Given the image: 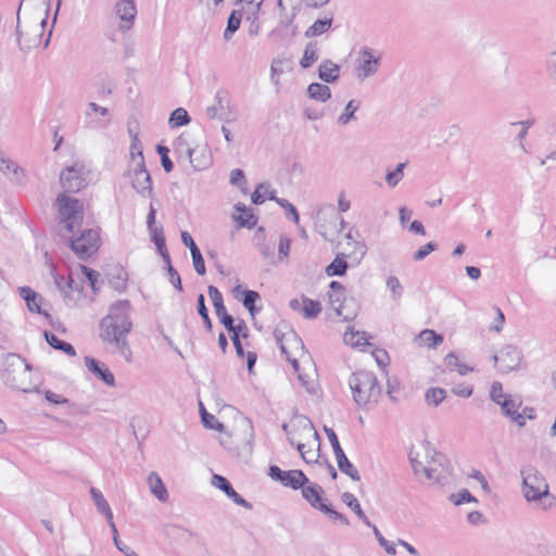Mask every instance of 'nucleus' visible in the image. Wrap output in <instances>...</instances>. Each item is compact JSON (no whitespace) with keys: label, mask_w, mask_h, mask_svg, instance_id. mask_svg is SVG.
<instances>
[{"label":"nucleus","mask_w":556,"mask_h":556,"mask_svg":"<svg viewBox=\"0 0 556 556\" xmlns=\"http://www.w3.org/2000/svg\"><path fill=\"white\" fill-rule=\"evenodd\" d=\"M320 511L324 513L329 519L333 521H339L343 526L350 525L349 519L341 513L333 509L330 504L326 503L325 505H321Z\"/></svg>","instance_id":"nucleus-50"},{"label":"nucleus","mask_w":556,"mask_h":556,"mask_svg":"<svg viewBox=\"0 0 556 556\" xmlns=\"http://www.w3.org/2000/svg\"><path fill=\"white\" fill-rule=\"evenodd\" d=\"M116 15L121 18L119 29L127 31L132 27L137 15V8L134 0H118L114 7Z\"/></svg>","instance_id":"nucleus-18"},{"label":"nucleus","mask_w":556,"mask_h":556,"mask_svg":"<svg viewBox=\"0 0 556 556\" xmlns=\"http://www.w3.org/2000/svg\"><path fill=\"white\" fill-rule=\"evenodd\" d=\"M268 475L273 480L293 490H299L308 483V478L300 469L281 470L277 465H271Z\"/></svg>","instance_id":"nucleus-12"},{"label":"nucleus","mask_w":556,"mask_h":556,"mask_svg":"<svg viewBox=\"0 0 556 556\" xmlns=\"http://www.w3.org/2000/svg\"><path fill=\"white\" fill-rule=\"evenodd\" d=\"M367 253V247L364 241H355L354 250L350 253H338L334 260L326 267L325 273L328 277L344 276L349 264L346 258H351L356 265H358Z\"/></svg>","instance_id":"nucleus-8"},{"label":"nucleus","mask_w":556,"mask_h":556,"mask_svg":"<svg viewBox=\"0 0 556 556\" xmlns=\"http://www.w3.org/2000/svg\"><path fill=\"white\" fill-rule=\"evenodd\" d=\"M342 502L348 505L356 515L363 511L357 498L350 492H344L341 496Z\"/></svg>","instance_id":"nucleus-61"},{"label":"nucleus","mask_w":556,"mask_h":556,"mask_svg":"<svg viewBox=\"0 0 556 556\" xmlns=\"http://www.w3.org/2000/svg\"><path fill=\"white\" fill-rule=\"evenodd\" d=\"M408 457L413 471L420 481H427V477H437L435 469H432L429 463L430 458L425 457V460L419 459V452L413 448L409 451Z\"/></svg>","instance_id":"nucleus-22"},{"label":"nucleus","mask_w":556,"mask_h":556,"mask_svg":"<svg viewBox=\"0 0 556 556\" xmlns=\"http://www.w3.org/2000/svg\"><path fill=\"white\" fill-rule=\"evenodd\" d=\"M189 134H181L175 141V152L180 156H192L193 149Z\"/></svg>","instance_id":"nucleus-39"},{"label":"nucleus","mask_w":556,"mask_h":556,"mask_svg":"<svg viewBox=\"0 0 556 556\" xmlns=\"http://www.w3.org/2000/svg\"><path fill=\"white\" fill-rule=\"evenodd\" d=\"M2 380L9 388L21 392L41 391L31 380V366L17 354H8L3 363Z\"/></svg>","instance_id":"nucleus-3"},{"label":"nucleus","mask_w":556,"mask_h":556,"mask_svg":"<svg viewBox=\"0 0 556 556\" xmlns=\"http://www.w3.org/2000/svg\"><path fill=\"white\" fill-rule=\"evenodd\" d=\"M387 287L391 291L392 296H393L394 300H397V299H400L402 296L403 287H402L400 280L397 279V277L390 276L387 279Z\"/></svg>","instance_id":"nucleus-58"},{"label":"nucleus","mask_w":556,"mask_h":556,"mask_svg":"<svg viewBox=\"0 0 556 556\" xmlns=\"http://www.w3.org/2000/svg\"><path fill=\"white\" fill-rule=\"evenodd\" d=\"M359 109V102L350 100L344 108L343 113L338 117V124L348 125L352 119H355V112Z\"/></svg>","instance_id":"nucleus-43"},{"label":"nucleus","mask_w":556,"mask_h":556,"mask_svg":"<svg viewBox=\"0 0 556 556\" xmlns=\"http://www.w3.org/2000/svg\"><path fill=\"white\" fill-rule=\"evenodd\" d=\"M231 336H237V338H248L249 336V329L247 327V324L243 319H239L237 324L235 321L232 323V330H228Z\"/></svg>","instance_id":"nucleus-63"},{"label":"nucleus","mask_w":556,"mask_h":556,"mask_svg":"<svg viewBox=\"0 0 556 556\" xmlns=\"http://www.w3.org/2000/svg\"><path fill=\"white\" fill-rule=\"evenodd\" d=\"M426 458H430L429 463L432 469H435L437 477H427V481H434L438 484H443L448 476V470L443 462L445 456L431 448L429 444L425 445Z\"/></svg>","instance_id":"nucleus-16"},{"label":"nucleus","mask_w":556,"mask_h":556,"mask_svg":"<svg viewBox=\"0 0 556 556\" xmlns=\"http://www.w3.org/2000/svg\"><path fill=\"white\" fill-rule=\"evenodd\" d=\"M137 155L139 161L136 163V166L132 169L131 186L140 195L149 197L152 193V179L148 169L146 168L142 151L139 150Z\"/></svg>","instance_id":"nucleus-13"},{"label":"nucleus","mask_w":556,"mask_h":556,"mask_svg":"<svg viewBox=\"0 0 556 556\" xmlns=\"http://www.w3.org/2000/svg\"><path fill=\"white\" fill-rule=\"evenodd\" d=\"M498 406L501 408L502 416L509 419L510 422L516 424L519 428L525 427L522 416L519 415V409L522 406V400L520 396L507 395V399H503Z\"/></svg>","instance_id":"nucleus-17"},{"label":"nucleus","mask_w":556,"mask_h":556,"mask_svg":"<svg viewBox=\"0 0 556 556\" xmlns=\"http://www.w3.org/2000/svg\"><path fill=\"white\" fill-rule=\"evenodd\" d=\"M156 152L159 153V155L161 157V164H162L163 169L166 173H170L174 168V163L168 156L169 149L166 146L157 144Z\"/></svg>","instance_id":"nucleus-53"},{"label":"nucleus","mask_w":556,"mask_h":556,"mask_svg":"<svg viewBox=\"0 0 556 556\" xmlns=\"http://www.w3.org/2000/svg\"><path fill=\"white\" fill-rule=\"evenodd\" d=\"M265 184H260L251 195V201L255 205H260L265 201V193L267 192Z\"/></svg>","instance_id":"nucleus-64"},{"label":"nucleus","mask_w":556,"mask_h":556,"mask_svg":"<svg viewBox=\"0 0 556 556\" xmlns=\"http://www.w3.org/2000/svg\"><path fill=\"white\" fill-rule=\"evenodd\" d=\"M307 94L311 99L319 102H326L331 98V90L327 85L312 83L307 87Z\"/></svg>","instance_id":"nucleus-35"},{"label":"nucleus","mask_w":556,"mask_h":556,"mask_svg":"<svg viewBox=\"0 0 556 556\" xmlns=\"http://www.w3.org/2000/svg\"><path fill=\"white\" fill-rule=\"evenodd\" d=\"M130 302L118 300L113 303L106 316L99 324V337L108 349L117 352L126 362H131L132 352L127 337L132 329L129 316Z\"/></svg>","instance_id":"nucleus-1"},{"label":"nucleus","mask_w":556,"mask_h":556,"mask_svg":"<svg viewBox=\"0 0 556 556\" xmlns=\"http://www.w3.org/2000/svg\"><path fill=\"white\" fill-rule=\"evenodd\" d=\"M81 271L85 275V277L89 280L92 291L98 292L99 291L98 279L100 277V274L97 270H94L88 266H85V265H81Z\"/></svg>","instance_id":"nucleus-57"},{"label":"nucleus","mask_w":556,"mask_h":556,"mask_svg":"<svg viewBox=\"0 0 556 556\" xmlns=\"http://www.w3.org/2000/svg\"><path fill=\"white\" fill-rule=\"evenodd\" d=\"M303 306V315L305 318L313 319L316 318L321 312V304L318 301L312 300L306 296H302Z\"/></svg>","instance_id":"nucleus-42"},{"label":"nucleus","mask_w":556,"mask_h":556,"mask_svg":"<svg viewBox=\"0 0 556 556\" xmlns=\"http://www.w3.org/2000/svg\"><path fill=\"white\" fill-rule=\"evenodd\" d=\"M349 386L353 393V400L358 406L377 404L381 395V387L374 372L357 370L349 379Z\"/></svg>","instance_id":"nucleus-4"},{"label":"nucleus","mask_w":556,"mask_h":556,"mask_svg":"<svg viewBox=\"0 0 556 556\" xmlns=\"http://www.w3.org/2000/svg\"><path fill=\"white\" fill-rule=\"evenodd\" d=\"M233 296L241 301L243 306L249 311L250 315L254 317L261 312V307L256 306V302L261 300L258 292L254 290L242 289L240 285L232 289Z\"/></svg>","instance_id":"nucleus-21"},{"label":"nucleus","mask_w":556,"mask_h":556,"mask_svg":"<svg viewBox=\"0 0 556 556\" xmlns=\"http://www.w3.org/2000/svg\"><path fill=\"white\" fill-rule=\"evenodd\" d=\"M374 533L379 544L384 548L388 554H395V543L387 541L377 527H374Z\"/></svg>","instance_id":"nucleus-62"},{"label":"nucleus","mask_w":556,"mask_h":556,"mask_svg":"<svg viewBox=\"0 0 556 556\" xmlns=\"http://www.w3.org/2000/svg\"><path fill=\"white\" fill-rule=\"evenodd\" d=\"M276 203L286 210V216L292 219L295 224H299L300 216L296 207L290 203L287 199H277Z\"/></svg>","instance_id":"nucleus-55"},{"label":"nucleus","mask_w":556,"mask_h":556,"mask_svg":"<svg viewBox=\"0 0 556 556\" xmlns=\"http://www.w3.org/2000/svg\"><path fill=\"white\" fill-rule=\"evenodd\" d=\"M201 419H202L203 426L205 428L212 429V430H217L219 432H224L225 431L224 424L219 422L215 418V416H213L212 414L207 413L205 409H203V413L201 414Z\"/></svg>","instance_id":"nucleus-49"},{"label":"nucleus","mask_w":556,"mask_h":556,"mask_svg":"<svg viewBox=\"0 0 556 556\" xmlns=\"http://www.w3.org/2000/svg\"><path fill=\"white\" fill-rule=\"evenodd\" d=\"M242 10H233L228 20L227 26L224 30V38L229 40L233 34L240 28L241 20H242Z\"/></svg>","instance_id":"nucleus-37"},{"label":"nucleus","mask_w":556,"mask_h":556,"mask_svg":"<svg viewBox=\"0 0 556 556\" xmlns=\"http://www.w3.org/2000/svg\"><path fill=\"white\" fill-rule=\"evenodd\" d=\"M314 226L317 232L325 240H332V237L342 230L345 225L344 218L334 212L329 205L325 208H318L313 216Z\"/></svg>","instance_id":"nucleus-7"},{"label":"nucleus","mask_w":556,"mask_h":556,"mask_svg":"<svg viewBox=\"0 0 556 556\" xmlns=\"http://www.w3.org/2000/svg\"><path fill=\"white\" fill-rule=\"evenodd\" d=\"M318 43L316 41H309L304 49L300 65L303 68L311 67L318 60Z\"/></svg>","instance_id":"nucleus-36"},{"label":"nucleus","mask_w":556,"mask_h":556,"mask_svg":"<svg viewBox=\"0 0 556 556\" xmlns=\"http://www.w3.org/2000/svg\"><path fill=\"white\" fill-rule=\"evenodd\" d=\"M522 491L528 502L540 501L542 498L554 500L549 495L548 484L543 475L532 466L521 469Z\"/></svg>","instance_id":"nucleus-6"},{"label":"nucleus","mask_w":556,"mask_h":556,"mask_svg":"<svg viewBox=\"0 0 556 556\" xmlns=\"http://www.w3.org/2000/svg\"><path fill=\"white\" fill-rule=\"evenodd\" d=\"M438 249V244L435 242H428L427 244L420 247L413 255L414 261L419 262L426 258L431 252Z\"/></svg>","instance_id":"nucleus-59"},{"label":"nucleus","mask_w":556,"mask_h":556,"mask_svg":"<svg viewBox=\"0 0 556 556\" xmlns=\"http://www.w3.org/2000/svg\"><path fill=\"white\" fill-rule=\"evenodd\" d=\"M302 490V496L316 509L320 510V506L325 505L326 503L323 502L321 494L324 493V490L320 485L317 483H307Z\"/></svg>","instance_id":"nucleus-26"},{"label":"nucleus","mask_w":556,"mask_h":556,"mask_svg":"<svg viewBox=\"0 0 556 556\" xmlns=\"http://www.w3.org/2000/svg\"><path fill=\"white\" fill-rule=\"evenodd\" d=\"M324 431L328 437V440L332 446L338 468L341 472L349 476L353 481H359L361 476L356 467L349 460L344 451L342 450L339 439L332 428L324 427Z\"/></svg>","instance_id":"nucleus-11"},{"label":"nucleus","mask_w":556,"mask_h":556,"mask_svg":"<svg viewBox=\"0 0 556 556\" xmlns=\"http://www.w3.org/2000/svg\"><path fill=\"white\" fill-rule=\"evenodd\" d=\"M274 337L281 354L292 365L294 371H299V361L293 354L304 353V344L298 333L287 324H279L274 330Z\"/></svg>","instance_id":"nucleus-5"},{"label":"nucleus","mask_w":556,"mask_h":556,"mask_svg":"<svg viewBox=\"0 0 556 556\" xmlns=\"http://www.w3.org/2000/svg\"><path fill=\"white\" fill-rule=\"evenodd\" d=\"M55 206L59 215L56 226L59 236L65 238L80 231L85 215L83 202L64 192L56 197Z\"/></svg>","instance_id":"nucleus-2"},{"label":"nucleus","mask_w":556,"mask_h":556,"mask_svg":"<svg viewBox=\"0 0 556 556\" xmlns=\"http://www.w3.org/2000/svg\"><path fill=\"white\" fill-rule=\"evenodd\" d=\"M99 233L94 229H85L76 238L70 237L68 243L79 260L86 261L99 249Z\"/></svg>","instance_id":"nucleus-9"},{"label":"nucleus","mask_w":556,"mask_h":556,"mask_svg":"<svg viewBox=\"0 0 556 556\" xmlns=\"http://www.w3.org/2000/svg\"><path fill=\"white\" fill-rule=\"evenodd\" d=\"M148 230H149V232L151 235V240L155 244V247L157 249V252L162 256L163 261H167L168 256H170V255H169V253L167 251V248H166V242H165V236H164L163 227L162 226H157V227H154V228L148 229Z\"/></svg>","instance_id":"nucleus-33"},{"label":"nucleus","mask_w":556,"mask_h":556,"mask_svg":"<svg viewBox=\"0 0 556 556\" xmlns=\"http://www.w3.org/2000/svg\"><path fill=\"white\" fill-rule=\"evenodd\" d=\"M87 169L83 163L76 162L61 172L60 184L65 192H78L86 186Z\"/></svg>","instance_id":"nucleus-10"},{"label":"nucleus","mask_w":556,"mask_h":556,"mask_svg":"<svg viewBox=\"0 0 556 556\" xmlns=\"http://www.w3.org/2000/svg\"><path fill=\"white\" fill-rule=\"evenodd\" d=\"M492 359L495 364H498V369L502 372H509L518 368L521 353L516 346L506 345L500 351V355H493Z\"/></svg>","instance_id":"nucleus-15"},{"label":"nucleus","mask_w":556,"mask_h":556,"mask_svg":"<svg viewBox=\"0 0 556 556\" xmlns=\"http://www.w3.org/2000/svg\"><path fill=\"white\" fill-rule=\"evenodd\" d=\"M318 77L327 84L336 83L340 77V66L327 59L318 67Z\"/></svg>","instance_id":"nucleus-27"},{"label":"nucleus","mask_w":556,"mask_h":556,"mask_svg":"<svg viewBox=\"0 0 556 556\" xmlns=\"http://www.w3.org/2000/svg\"><path fill=\"white\" fill-rule=\"evenodd\" d=\"M151 493L162 503L168 501V492L161 477L156 472H151L147 479Z\"/></svg>","instance_id":"nucleus-29"},{"label":"nucleus","mask_w":556,"mask_h":556,"mask_svg":"<svg viewBox=\"0 0 556 556\" xmlns=\"http://www.w3.org/2000/svg\"><path fill=\"white\" fill-rule=\"evenodd\" d=\"M91 112L98 113L102 116L109 115V110L106 108L100 106L94 102H90L88 104V111L85 112L86 125H87V127H90V128L94 127V125H93L94 121L91 118Z\"/></svg>","instance_id":"nucleus-51"},{"label":"nucleus","mask_w":556,"mask_h":556,"mask_svg":"<svg viewBox=\"0 0 556 556\" xmlns=\"http://www.w3.org/2000/svg\"><path fill=\"white\" fill-rule=\"evenodd\" d=\"M191 118L184 108H177L170 113L168 124L170 128L188 125Z\"/></svg>","instance_id":"nucleus-41"},{"label":"nucleus","mask_w":556,"mask_h":556,"mask_svg":"<svg viewBox=\"0 0 556 556\" xmlns=\"http://www.w3.org/2000/svg\"><path fill=\"white\" fill-rule=\"evenodd\" d=\"M164 262L166 264L169 282L173 285V287L176 290L181 292L182 291L181 278H180V275L178 274V271L173 267L170 256H168V260L164 261Z\"/></svg>","instance_id":"nucleus-52"},{"label":"nucleus","mask_w":556,"mask_h":556,"mask_svg":"<svg viewBox=\"0 0 556 556\" xmlns=\"http://www.w3.org/2000/svg\"><path fill=\"white\" fill-rule=\"evenodd\" d=\"M207 292L213 302L215 313L219 318L220 324H223L227 330H232L233 317L230 314H228L224 305L222 292L214 286H208Z\"/></svg>","instance_id":"nucleus-19"},{"label":"nucleus","mask_w":556,"mask_h":556,"mask_svg":"<svg viewBox=\"0 0 556 556\" xmlns=\"http://www.w3.org/2000/svg\"><path fill=\"white\" fill-rule=\"evenodd\" d=\"M333 23V14L328 13L323 18H317L304 33L306 38H314L327 33Z\"/></svg>","instance_id":"nucleus-28"},{"label":"nucleus","mask_w":556,"mask_h":556,"mask_svg":"<svg viewBox=\"0 0 556 556\" xmlns=\"http://www.w3.org/2000/svg\"><path fill=\"white\" fill-rule=\"evenodd\" d=\"M421 344L428 348H437L443 342V336L437 333L434 330L425 329L418 334Z\"/></svg>","instance_id":"nucleus-40"},{"label":"nucleus","mask_w":556,"mask_h":556,"mask_svg":"<svg viewBox=\"0 0 556 556\" xmlns=\"http://www.w3.org/2000/svg\"><path fill=\"white\" fill-rule=\"evenodd\" d=\"M235 210L237 212L244 214V216L243 215L233 216V218L238 223L239 227H245V228L252 229L256 226L257 216L255 214H253V212L250 208H248L244 204L237 203L235 205Z\"/></svg>","instance_id":"nucleus-31"},{"label":"nucleus","mask_w":556,"mask_h":556,"mask_svg":"<svg viewBox=\"0 0 556 556\" xmlns=\"http://www.w3.org/2000/svg\"><path fill=\"white\" fill-rule=\"evenodd\" d=\"M406 167V163H399L393 170H389L386 174V182L389 187L394 188L399 185V182L404 177V168Z\"/></svg>","instance_id":"nucleus-44"},{"label":"nucleus","mask_w":556,"mask_h":556,"mask_svg":"<svg viewBox=\"0 0 556 556\" xmlns=\"http://www.w3.org/2000/svg\"><path fill=\"white\" fill-rule=\"evenodd\" d=\"M450 500L456 506H459L464 503L477 502V498L473 495H471V493L467 489H463L458 493L452 494L450 496Z\"/></svg>","instance_id":"nucleus-56"},{"label":"nucleus","mask_w":556,"mask_h":556,"mask_svg":"<svg viewBox=\"0 0 556 556\" xmlns=\"http://www.w3.org/2000/svg\"><path fill=\"white\" fill-rule=\"evenodd\" d=\"M230 184L238 187L242 193H244V194L248 193V181L245 179V175L242 169L235 168L231 170Z\"/></svg>","instance_id":"nucleus-48"},{"label":"nucleus","mask_w":556,"mask_h":556,"mask_svg":"<svg viewBox=\"0 0 556 556\" xmlns=\"http://www.w3.org/2000/svg\"><path fill=\"white\" fill-rule=\"evenodd\" d=\"M296 448L300 452V454L305 463L311 464V463L318 462L319 454L318 453L316 454V452L313 451L312 448L305 450V444L299 443V444H296Z\"/></svg>","instance_id":"nucleus-60"},{"label":"nucleus","mask_w":556,"mask_h":556,"mask_svg":"<svg viewBox=\"0 0 556 556\" xmlns=\"http://www.w3.org/2000/svg\"><path fill=\"white\" fill-rule=\"evenodd\" d=\"M357 305L353 299H349L344 304L338 305L336 315L342 317L344 321L353 320L357 315Z\"/></svg>","instance_id":"nucleus-38"},{"label":"nucleus","mask_w":556,"mask_h":556,"mask_svg":"<svg viewBox=\"0 0 556 556\" xmlns=\"http://www.w3.org/2000/svg\"><path fill=\"white\" fill-rule=\"evenodd\" d=\"M45 338L51 348L62 351L68 356L76 355L75 348L71 343L59 339L58 336H55L53 332L45 331Z\"/></svg>","instance_id":"nucleus-34"},{"label":"nucleus","mask_w":556,"mask_h":556,"mask_svg":"<svg viewBox=\"0 0 556 556\" xmlns=\"http://www.w3.org/2000/svg\"><path fill=\"white\" fill-rule=\"evenodd\" d=\"M85 365L90 372H92L99 380L103 381L106 386H115V378L109 367L100 361L91 357H85Z\"/></svg>","instance_id":"nucleus-23"},{"label":"nucleus","mask_w":556,"mask_h":556,"mask_svg":"<svg viewBox=\"0 0 556 556\" xmlns=\"http://www.w3.org/2000/svg\"><path fill=\"white\" fill-rule=\"evenodd\" d=\"M380 60L381 58L379 55H375L370 48H361L358 52L359 65L356 67L357 79L363 81L375 75L379 70Z\"/></svg>","instance_id":"nucleus-14"},{"label":"nucleus","mask_w":556,"mask_h":556,"mask_svg":"<svg viewBox=\"0 0 556 556\" xmlns=\"http://www.w3.org/2000/svg\"><path fill=\"white\" fill-rule=\"evenodd\" d=\"M212 484L223 491L228 498L233 501L239 506L251 509L252 504L245 501L240 494L236 492L231 483L225 477L214 473L212 477Z\"/></svg>","instance_id":"nucleus-20"},{"label":"nucleus","mask_w":556,"mask_h":556,"mask_svg":"<svg viewBox=\"0 0 556 556\" xmlns=\"http://www.w3.org/2000/svg\"><path fill=\"white\" fill-rule=\"evenodd\" d=\"M18 290L20 295L24 299L30 312L45 315L46 317L49 316V314L42 309L43 298L39 293L35 292L29 287H21Z\"/></svg>","instance_id":"nucleus-24"},{"label":"nucleus","mask_w":556,"mask_h":556,"mask_svg":"<svg viewBox=\"0 0 556 556\" xmlns=\"http://www.w3.org/2000/svg\"><path fill=\"white\" fill-rule=\"evenodd\" d=\"M186 157L189 160L190 164L192 165V167L195 170L205 169L211 164V155L207 151L206 146H203V147L197 146L193 149L192 156H186Z\"/></svg>","instance_id":"nucleus-30"},{"label":"nucleus","mask_w":556,"mask_h":556,"mask_svg":"<svg viewBox=\"0 0 556 556\" xmlns=\"http://www.w3.org/2000/svg\"><path fill=\"white\" fill-rule=\"evenodd\" d=\"M508 393H504L503 386L500 381H494L490 388V399L496 405L501 404L503 399H507Z\"/></svg>","instance_id":"nucleus-54"},{"label":"nucleus","mask_w":556,"mask_h":556,"mask_svg":"<svg viewBox=\"0 0 556 556\" xmlns=\"http://www.w3.org/2000/svg\"><path fill=\"white\" fill-rule=\"evenodd\" d=\"M197 309L199 315L201 316L204 327L206 330L211 331L213 328L212 320L208 315V309L205 305V298L204 294L200 293L197 299Z\"/></svg>","instance_id":"nucleus-47"},{"label":"nucleus","mask_w":556,"mask_h":556,"mask_svg":"<svg viewBox=\"0 0 556 556\" xmlns=\"http://www.w3.org/2000/svg\"><path fill=\"white\" fill-rule=\"evenodd\" d=\"M0 172L15 182H20L23 177V169L15 162L5 157H1Z\"/></svg>","instance_id":"nucleus-32"},{"label":"nucleus","mask_w":556,"mask_h":556,"mask_svg":"<svg viewBox=\"0 0 556 556\" xmlns=\"http://www.w3.org/2000/svg\"><path fill=\"white\" fill-rule=\"evenodd\" d=\"M446 396V391L442 388H430L425 394V399L428 405L438 406L441 404Z\"/></svg>","instance_id":"nucleus-46"},{"label":"nucleus","mask_w":556,"mask_h":556,"mask_svg":"<svg viewBox=\"0 0 556 556\" xmlns=\"http://www.w3.org/2000/svg\"><path fill=\"white\" fill-rule=\"evenodd\" d=\"M90 495L93 500V503H94L98 511L106 518L112 531L116 534L117 529L113 521V513L111 510V507H110L108 501L104 498L101 491H99L96 488L90 489Z\"/></svg>","instance_id":"nucleus-25"},{"label":"nucleus","mask_w":556,"mask_h":556,"mask_svg":"<svg viewBox=\"0 0 556 556\" xmlns=\"http://www.w3.org/2000/svg\"><path fill=\"white\" fill-rule=\"evenodd\" d=\"M365 332L354 331L353 329L346 330L343 337L344 343L351 346H363L367 344Z\"/></svg>","instance_id":"nucleus-45"}]
</instances>
